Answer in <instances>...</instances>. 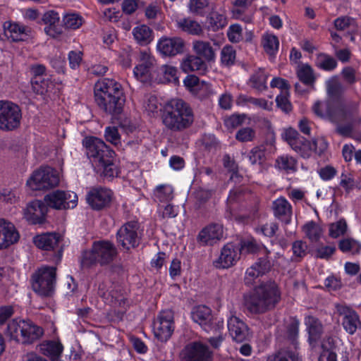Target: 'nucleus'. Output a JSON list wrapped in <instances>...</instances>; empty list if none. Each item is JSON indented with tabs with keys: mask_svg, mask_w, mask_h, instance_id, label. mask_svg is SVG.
Listing matches in <instances>:
<instances>
[{
	"mask_svg": "<svg viewBox=\"0 0 361 361\" xmlns=\"http://www.w3.org/2000/svg\"><path fill=\"white\" fill-rule=\"evenodd\" d=\"M94 97L97 104L111 114H120L125 103L121 85L109 78L101 79L95 84Z\"/></svg>",
	"mask_w": 361,
	"mask_h": 361,
	"instance_id": "nucleus-1",
	"label": "nucleus"
},
{
	"mask_svg": "<svg viewBox=\"0 0 361 361\" xmlns=\"http://www.w3.org/2000/svg\"><path fill=\"white\" fill-rule=\"evenodd\" d=\"M280 293L274 282L262 283L244 295V304L252 314H262L274 307Z\"/></svg>",
	"mask_w": 361,
	"mask_h": 361,
	"instance_id": "nucleus-2",
	"label": "nucleus"
},
{
	"mask_svg": "<svg viewBox=\"0 0 361 361\" xmlns=\"http://www.w3.org/2000/svg\"><path fill=\"white\" fill-rule=\"evenodd\" d=\"M161 119L166 128L180 131L190 126L194 116L192 109L185 102L172 99L164 106Z\"/></svg>",
	"mask_w": 361,
	"mask_h": 361,
	"instance_id": "nucleus-3",
	"label": "nucleus"
},
{
	"mask_svg": "<svg viewBox=\"0 0 361 361\" xmlns=\"http://www.w3.org/2000/svg\"><path fill=\"white\" fill-rule=\"evenodd\" d=\"M6 334L17 341L31 343L38 339L43 331L30 320L14 319L8 324Z\"/></svg>",
	"mask_w": 361,
	"mask_h": 361,
	"instance_id": "nucleus-4",
	"label": "nucleus"
},
{
	"mask_svg": "<svg viewBox=\"0 0 361 361\" xmlns=\"http://www.w3.org/2000/svg\"><path fill=\"white\" fill-rule=\"evenodd\" d=\"M116 248L109 241H98L94 243L92 249L83 254L82 263L90 265L98 262L105 264L111 262L116 255Z\"/></svg>",
	"mask_w": 361,
	"mask_h": 361,
	"instance_id": "nucleus-5",
	"label": "nucleus"
},
{
	"mask_svg": "<svg viewBox=\"0 0 361 361\" xmlns=\"http://www.w3.org/2000/svg\"><path fill=\"white\" fill-rule=\"evenodd\" d=\"M59 183V173L48 166L33 171L26 183L27 187L32 190H49L56 187Z\"/></svg>",
	"mask_w": 361,
	"mask_h": 361,
	"instance_id": "nucleus-6",
	"label": "nucleus"
},
{
	"mask_svg": "<svg viewBox=\"0 0 361 361\" xmlns=\"http://www.w3.org/2000/svg\"><path fill=\"white\" fill-rule=\"evenodd\" d=\"M56 282V268L44 266L32 276V286L35 292L40 295H49L54 289Z\"/></svg>",
	"mask_w": 361,
	"mask_h": 361,
	"instance_id": "nucleus-7",
	"label": "nucleus"
},
{
	"mask_svg": "<svg viewBox=\"0 0 361 361\" xmlns=\"http://www.w3.org/2000/svg\"><path fill=\"white\" fill-rule=\"evenodd\" d=\"M22 113L20 107L8 100H0V130L11 131L20 124Z\"/></svg>",
	"mask_w": 361,
	"mask_h": 361,
	"instance_id": "nucleus-8",
	"label": "nucleus"
},
{
	"mask_svg": "<svg viewBox=\"0 0 361 361\" xmlns=\"http://www.w3.org/2000/svg\"><path fill=\"white\" fill-rule=\"evenodd\" d=\"M142 229L137 221L124 224L117 231L118 243L126 250L137 247L142 235Z\"/></svg>",
	"mask_w": 361,
	"mask_h": 361,
	"instance_id": "nucleus-9",
	"label": "nucleus"
},
{
	"mask_svg": "<svg viewBox=\"0 0 361 361\" xmlns=\"http://www.w3.org/2000/svg\"><path fill=\"white\" fill-rule=\"evenodd\" d=\"M192 319L207 332H210L213 329L216 331L224 329L223 319L214 318L210 308L205 305H198L194 307L192 311Z\"/></svg>",
	"mask_w": 361,
	"mask_h": 361,
	"instance_id": "nucleus-10",
	"label": "nucleus"
},
{
	"mask_svg": "<svg viewBox=\"0 0 361 361\" xmlns=\"http://www.w3.org/2000/svg\"><path fill=\"white\" fill-rule=\"evenodd\" d=\"M44 204L55 209H73L77 206L78 195L71 191L55 190L46 195Z\"/></svg>",
	"mask_w": 361,
	"mask_h": 361,
	"instance_id": "nucleus-11",
	"label": "nucleus"
},
{
	"mask_svg": "<svg viewBox=\"0 0 361 361\" xmlns=\"http://www.w3.org/2000/svg\"><path fill=\"white\" fill-rule=\"evenodd\" d=\"M154 334L155 337L160 341H168L173 331V313L171 310L162 311L154 323Z\"/></svg>",
	"mask_w": 361,
	"mask_h": 361,
	"instance_id": "nucleus-12",
	"label": "nucleus"
},
{
	"mask_svg": "<svg viewBox=\"0 0 361 361\" xmlns=\"http://www.w3.org/2000/svg\"><path fill=\"white\" fill-rule=\"evenodd\" d=\"M209 348L200 341L187 344L180 354V361H211Z\"/></svg>",
	"mask_w": 361,
	"mask_h": 361,
	"instance_id": "nucleus-13",
	"label": "nucleus"
},
{
	"mask_svg": "<svg viewBox=\"0 0 361 361\" xmlns=\"http://www.w3.org/2000/svg\"><path fill=\"white\" fill-rule=\"evenodd\" d=\"M82 144L87 149V156L93 159L94 164L99 161L100 158L104 159L107 157H111L114 154L102 140L94 137H85Z\"/></svg>",
	"mask_w": 361,
	"mask_h": 361,
	"instance_id": "nucleus-14",
	"label": "nucleus"
},
{
	"mask_svg": "<svg viewBox=\"0 0 361 361\" xmlns=\"http://www.w3.org/2000/svg\"><path fill=\"white\" fill-rule=\"evenodd\" d=\"M185 41L180 37H161L157 43V50L163 56H174L183 52Z\"/></svg>",
	"mask_w": 361,
	"mask_h": 361,
	"instance_id": "nucleus-15",
	"label": "nucleus"
},
{
	"mask_svg": "<svg viewBox=\"0 0 361 361\" xmlns=\"http://www.w3.org/2000/svg\"><path fill=\"white\" fill-rule=\"evenodd\" d=\"M156 60L148 51L140 52V62L133 70V74L137 80L147 82L152 78Z\"/></svg>",
	"mask_w": 361,
	"mask_h": 361,
	"instance_id": "nucleus-16",
	"label": "nucleus"
},
{
	"mask_svg": "<svg viewBox=\"0 0 361 361\" xmlns=\"http://www.w3.org/2000/svg\"><path fill=\"white\" fill-rule=\"evenodd\" d=\"M113 196V192L108 188H94L88 192L86 200L92 209L99 210L109 206Z\"/></svg>",
	"mask_w": 361,
	"mask_h": 361,
	"instance_id": "nucleus-17",
	"label": "nucleus"
},
{
	"mask_svg": "<svg viewBox=\"0 0 361 361\" xmlns=\"http://www.w3.org/2000/svg\"><path fill=\"white\" fill-rule=\"evenodd\" d=\"M240 247L233 243H227L221 249L219 257L214 262L218 269H228L233 267L239 260Z\"/></svg>",
	"mask_w": 361,
	"mask_h": 361,
	"instance_id": "nucleus-18",
	"label": "nucleus"
},
{
	"mask_svg": "<svg viewBox=\"0 0 361 361\" xmlns=\"http://www.w3.org/2000/svg\"><path fill=\"white\" fill-rule=\"evenodd\" d=\"M338 313L343 317L342 326L345 331L353 335L357 329L361 327V322L357 313L353 309L345 305H336Z\"/></svg>",
	"mask_w": 361,
	"mask_h": 361,
	"instance_id": "nucleus-19",
	"label": "nucleus"
},
{
	"mask_svg": "<svg viewBox=\"0 0 361 361\" xmlns=\"http://www.w3.org/2000/svg\"><path fill=\"white\" fill-rule=\"evenodd\" d=\"M223 236V226L220 224H212L200 231L197 241L203 245H213L221 240Z\"/></svg>",
	"mask_w": 361,
	"mask_h": 361,
	"instance_id": "nucleus-20",
	"label": "nucleus"
},
{
	"mask_svg": "<svg viewBox=\"0 0 361 361\" xmlns=\"http://www.w3.org/2000/svg\"><path fill=\"white\" fill-rule=\"evenodd\" d=\"M46 208L39 200L30 202L23 210V217L30 224H42L44 221Z\"/></svg>",
	"mask_w": 361,
	"mask_h": 361,
	"instance_id": "nucleus-21",
	"label": "nucleus"
},
{
	"mask_svg": "<svg viewBox=\"0 0 361 361\" xmlns=\"http://www.w3.org/2000/svg\"><path fill=\"white\" fill-rule=\"evenodd\" d=\"M20 235L14 224L0 219V250L17 243Z\"/></svg>",
	"mask_w": 361,
	"mask_h": 361,
	"instance_id": "nucleus-22",
	"label": "nucleus"
},
{
	"mask_svg": "<svg viewBox=\"0 0 361 361\" xmlns=\"http://www.w3.org/2000/svg\"><path fill=\"white\" fill-rule=\"evenodd\" d=\"M271 262L266 259H259L257 262L248 267L245 271L244 282L250 286L256 283L257 280L265 274L271 267Z\"/></svg>",
	"mask_w": 361,
	"mask_h": 361,
	"instance_id": "nucleus-23",
	"label": "nucleus"
},
{
	"mask_svg": "<svg viewBox=\"0 0 361 361\" xmlns=\"http://www.w3.org/2000/svg\"><path fill=\"white\" fill-rule=\"evenodd\" d=\"M180 68L185 73L197 72L201 75H205L208 71L207 62L196 54L185 56L180 61Z\"/></svg>",
	"mask_w": 361,
	"mask_h": 361,
	"instance_id": "nucleus-24",
	"label": "nucleus"
},
{
	"mask_svg": "<svg viewBox=\"0 0 361 361\" xmlns=\"http://www.w3.org/2000/svg\"><path fill=\"white\" fill-rule=\"evenodd\" d=\"M227 325L230 335L235 341L242 342L247 337V326L239 317L235 315L230 316Z\"/></svg>",
	"mask_w": 361,
	"mask_h": 361,
	"instance_id": "nucleus-25",
	"label": "nucleus"
},
{
	"mask_svg": "<svg viewBox=\"0 0 361 361\" xmlns=\"http://www.w3.org/2000/svg\"><path fill=\"white\" fill-rule=\"evenodd\" d=\"M193 52L205 62L214 61L216 59V50L207 41L196 39L192 43Z\"/></svg>",
	"mask_w": 361,
	"mask_h": 361,
	"instance_id": "nucleus-26",
	"label": "nucleus"
},
{
	"mask_svg": "<svg viewBox=\"0 0 361 361\" xmlns=\"http://www.w3.org/2000/svg\"><path fill=\"white\" fill-rule=\"evenodd\" d=\"M341 341L336 337L328 336L322 343V351L319 361H338L337 348Z\"/></svg>",
	"mask_w": 361,
	"mask_h": 361,
	"instance_id": "nucleus-27",
	"label": "nucleus"
},
{
	"mask_svg": "<svg viewBox=\"0 0 361 361\" xmlns=\"http://www.w3.org/2000/svg\"><path fill=\"white\" fill-rule=\"evenodd\" d=\"M4 34L13 41L25 40L30 35V30L18 23L5 22L4 24Z\"/></svg>",
	"mask_w": 361,
	"mask_h": 361,
	"instance_id": "nucleus-28",
	"label": "nucleus"
},
{
	"mask_svg": "<svg viewBox=\"0 0 361 361\" xmlns=\"http://www.w3.org/2000/svg\"><path fill=\"white\" fill-rule=\"evenodd\" d=\"M61 238V235L56 233H46L36 235L33 242L39 249L54 250L59 246Z\"/></svg>",
	"mask_w": 361,
	"mask_h": 361,
	"instance_id": "nucleus-29",
	"label": "nucleus"
},
{
	"mask_svg": "<svg viewBox=\"0 0 361 361\" xmlns=\"http://www.w3.org/2000/svg\"><path fill=\"white\" fill-rule=\"evenodd\" d=\"M132 35L135 42L140 46H147L154 40L153 30L145 24H140L133 27Z\"/></svg>",
	"mask_w": 361,
	"mask_h": 361,
	"instance_id": "nucleus-30",
	"label": "nucleus"
},
{
	"mask_svg": "<svg viewBox=\"0 0 361 361\" xmlns=\"http://www.w3.org/2000/svg\"><path fill=\"white\" fill-rule=\"evenodd\" d=\"M305 324L309 334L308 341L314 346L323 332V326L316 317L311 315L305 317Z\"/></svg>",
	"mask_w": 361,
	"mask_h": 361,
	"instance_id": "nucleus-31",
	"label": "nucleus"
},
{
	"mask_svg": "<svg viewBox=\"0 0 361 361\" xmlns=\"http://www.w3.org/2000/svg\"><path fill=\"white\" fill-rule=\"evenodd\" d=\"M274 215L286 223L290 222L292 216V207L283 197L277 198L273 202Z\"/></svg>",
	"mask_w": 361,
	"mask_h": 361,
	"instance_id": "nucleus-32",
	"label": "nucleus"
},
{
	"mask_svg": "<svg viewBox=\"0 0 361 361\" xmlns=\"http://www.w3.org/2000/svg\"><path fill=\"white\" fill-rule=\"evenodd\" d=\"M313 112L319 117L334 122L337 110L329 101H317L312 106Z\"/></svg>",
	"mask_w": 361,
	"mask_h": 361,
	"instance_id": "nucleus-33",
	"label": "nucleus"
},
{
	"mask_svg": "<svg viewBox=\"0 0 361 361\" xmlns=\"http://www.w3.org/2000/svg\"><path fill=\"white\" fill-rule=\"evenodd\" d=\"M59 19V13L54 11H49L44 14L42 20L47 25L44 31L48 35L56 37L60 34V28L57 27Z\"/></svg>",
	"mask_w": 361,
	"mask_h": 361,
	"instance_id": "nucleus-34",
	"label": "nucleus"
},
{
	"mask_svg": "<svg viewBox=\"0 0 361 361\" xmlns=\"http://www.w3.org/2000/svg\"><path fill=\"white\" fill-rule=\"evenodd\" d=\"M100 158V160L97 163L96 167L97 170L106 178H112L118 174V169L117 166L113 162V155L107 157L106 158Z\"/></svg>",
	"mask_w": 361,
	"mask_h": 361,
	"instance_id": "nucleus-35",
	"label": "nucleus"
},
{
	"mask_svg": "<svg viewBox=\"0 0 361 361\" xmlns=\"http://www.w3.org/2000/svg\"><path fill=\"white\" fill-rule=\"evenodd\" d=\"M32 90L37 94L45 95L54 92L55 84L45 75L44 78H33L32 81Z\"/></svg>",
	"mask_w": 361,
	"mask_h": 361,
	"instance_id": "nucleus-36",
	"label": "nucleus"
},
{
	"mask_svg": "<svg viewBox=\"0 0 361 361\" xmlns=\"http://www.w3.org/2000/svg\"><path fill=\"white\" fill-rule=\"evenodd\" d=\"M296 74L299 80L306 85L312 86L317 76L313 68L307 63H300L296 68Z\"/></svg>",
	"mask_w": 361,
	"mask_h": 361,
	"instance_id": "nucleus-37",
	"label": "nucleus"
},
{
	"mask_svg": "<svg viewBox=\"0 0 361 361\" xmlns=\"http://www.w3.org/2000/svg\"><path fill=\"white\" fill-rule=\"evenodd\" d=\"M262 46L267 54L274 56L279 48V40L273 33L265 32L262 36Z\"/></svg>",
	"mask_w": 361,
	"mask_h": 361,
	"instance_id": "nucleus-38",
	"label": "nucleus"
},
{
	"mask_svg": "<svg viewBox=\"0 0 361 361\" xmlns=\"http://www.w3.org/2000/svg\"><path fill=\"white\" fill-rule=\"evenodd\" d=\"M177 27L183 32L192 35H200L203 32L202 26L191 18H183L177 21Z\"/></svg>",
	"mask_w": 361,
	"mask_h": 361,
	"instance_id": "nucleus-39",
	"label": "nucleus"
},
{
	"mask_svg": "<svg viewBox=\"0 0 361 361\" xmlns=\"http://www.w3.org/2000/svg\"><path fill=\"white\" fill-rule=\"evenodd\" d=\"M227 25V18L224 12L212 11L207 18L208 30L217 31Z\"/></svg>",
	"mask_w": 361,
	"mask_h": 361,
	"instance_id": "nucleus-40",
	"label": "nucleus"
},
{
	"mask_svg": "<svg viewBox=\"0 0 361 361\" xmlns=\"http://www.w3.org/2000/svg\"><path fill=\"white\" fill-rule=\"evenodd\" d=\"M183 84L186 88L193 94H198L199 91L203 88L205 91H209L210 85L204 80L200 81L195 75H188L183 80Z\"/></svg>",
	"mask_w": 361,
	"mask_h": 361,
	"instance_id": "nucleus-41",
	"label": "nucleus"
},
{
	"mask_svg": "<svg viewBox=\"0 0 361 361\" xmlns=\"http://www.w3.org/2000/svg\"><path fill=\"white\" fill-rule=\"evenodd\" d=\"M236 102L240 106H247L249 107L251 106H255L267 110L271 109L272 106L271 102H268L264 99H256L247 95H240L238 97Z\"/></svg>",
	"mask_w": 361,
	"mask_h": 361,
	"instance_id": "nucleus-42",
	"label": "nucleus"
},
{
	"mask_svg": "<svg viewBox=\"0 0 361 361\" xmlns=\"http://www.w3.org/2000/svg\"><path fill=\"white\" fill-rule=\"evenodd\" d=\"M142 106L144 111L149 116H155L160 110L161 104L156 96L147 94L143 98Z\"/></svg>",
	"mask_w": 361,
	"mask_h": 361,
	"instance_id": "nucleus-43",
	"label": "nucleus"
},
{
	"mask_svg": "<svg viewBox=\"0 0 361 361\" xmlns=\"http://www.w3.org/2000/svg\"><path fill=\"white\" fill-rule=\"evenodd\" d=\"M276 167L286 173H291L297 170V161L293 157L282 155L276 159Z\"/></svg>",
	"mask_w": 361,
	"mask_h": 361,
	"instance_id": "nucleus-44",
	"label": "nucleus"
},
{
	"mask_svg": "<svg viewBox=\"0 0 361 361\" xmlns=\"http://www.w3.org/2000/svg\"><path fill=\"white\" fill-rule=\"evenodd\" d=\"M63 349L61 343L56 341H49L42 345L44 353L50 357L53 361H59Z\"/></svg>",
	"mask_w": 361,
	"mask_h": 361,
	"instance_id": "nucleus-45",
	"label": "nucleus"
},
{
	"mask_svg": "<svg viewBox=\"0 0 361 361\" xmlns=\"http://www.w3.org/2000/svg\"><path fill=\"white\" fill-rule=\"evenodd\" d=\"M315 65L319 68L325 71H332L336 68L337 61L334 57L322 53L317 54L315 59Z\"/></svg>",
	"mask_w": 361,
	"mask_h": 361,
	"instance_id": "nucleus-46",
	"label": "nucleus"
},
{
	"mask_svg": "<svg viewBox=\"0 0 361 361\" xmlns=\"http://www.w3.org/2000/svg\"><path fill=\"white\" fill-rule=\"evenodd\" d=\"M154 197L160 202L171 201L173 198V188L168 184L159 185L154 190Z\"/></svg>",
	"mask_w": 361,
	"mask_h": 361,
	"instance_id": "nucleus-47",
	"label": "nucleus"
},
{
	"mask_svg": "<svg viewBox=\"0 0 361 361\" xmlns=\"http://www.w3.org/2000/svg\"><path fill=\"white\" fill-rule=\"evenodd\" d=\"M338 248L343 252L355 255L361 250V243L352 238H346L339 241Z\"/></svg>",
	"mask_w": 361,
	"mask_h": 361,
	"instance_id": "nucleus-48",
	"label": "nucleus"
},
{
	"mask_svg": "<svg viewBox=\"0 0 361 361\" xmlns=\"http://www.w3.org/2000/svg\"><path fill=\"white\" fill-rule=\"evenodd\" d=\"M302 230L311 241H317L323 233L321 226L312 221L306 223L303 226Z\"/></svg>",
	"mask_w": 361,
	"mask_h": 361,
	"instance_id": "nucleus-49",
	"label": "nucleus"
},
{
	"mask_svg": "<svg viewBox=\"0 0 361 361\" xmlns=\"http://www.w3.org/2000/svg\"><path fill=\"white\" fill-rule=\"evenodd\" d=\"M348 224L345 219H341L338 221L331 224L329 226V234L333 238H337L347 233Z\"/></svg>",
	"mask_w": 361,
	"mask_h": 361,
	"instance_id": "nucleus-50",
	"label": "nucleus"
},
{
	"mask_svg": "<svg viewBox=\"0 0 361 361\" xmlns=\"http://www.w3.org/2000/svg\"><path fill=\"white\" fill-rule=\"evenodd\" d=\"M160 73L163 75L162 82H178V70L175 66L171 65L162 66L159 69Z\"/></svg>",
	"mask_w": 361,
	"mask_h": 361,
	"instance_id": "nucleus-51",
	"label": "nucleus"
},
{
	"mask_svg": "<svg viewBox=\"0 0 361 361\" xmlns=\"http://www.w3.org/2000/svg\"><path fill=\"white\" fill-rule=\"evenodd\" d=\"M240 250V253H255L260 252L262 254L267 255L269 252L266 247L259 246L253 240L243 241Z\"/></svg>",
	"mask_w": 361,
	"mask_h": 361,
	"instance_id": "nucleus-52",
	"label": "nucleus"
},
{
	"mask_svg": "<svg viewBox=\"0 0 361 361\" xmlns=\"http://www.w3.org/2000/svg\"><path fill=\"white\" fill-rule=\"evenodd\" d=\"M282 137L293 149L294 148H298L296 144L300 142V140H301L302 136L299 135L295 129L289 128L284 130L282 133Z\"/></svg>",
	"mask_w": 361,
	"mask_h": 361,
	"instance_id": "nucleus-53",
	"label": "nucleus"
},
{
	"mask_svg": "<svg viewBox=\"0 0 361 361\" xmlns=\"http://www.w3.org/2000/svg\"><path fill=\"white\" fill-rule=\"evenodd\" d=\"M300 141L296 144L298 148H294L293 150L304 158L310 157L314 152L312 142L306 140L303 137H301Z\"/></svg>",
	"mask_w": 361,
	"mask_h": 361,
	"instance_id": "nucleus-54",
	"label": "nucleus"
},
{
	"mask_svg": "<svg viewBox=\"0 0 361 361\" xmlns=\"http://www.w3.org/2000/svg\"><path fill=\"white\" fill-rule=\"evenodd\" d=\"M267 75L262 69L253 74L250 78L252 85L257 90H262L267 87Z\"/></svg>",
	"mask_w": 361,
	"mask_h": 361,
	"instance_id": "nucleus-55",
	"label": "nucleus"
},
{
	"mask_svg": "<svg viewBox=\"0 0 361 361\" xmlns=\"http://www.w3.org/2000/svg\"><path fill=\"white\" fill-rule=\"evenodd\" d=\"M326 91L329 95L335 96L343 91V87L337 76H333L326 81Z\"/></svg>",
	"mask_w": 361,
	"mask_h": 361,
	"instance_id": "nucleus-56",
	"label": "nucleus"
},
{
	"mask_svg": "<svg viewBox=\"0 0 361 361\" xmlns=\"http://www.w3.org/2000/svg\"><path fill=\"white\" fill-rule=\"evenodd\" d=\"M63 22L66 27L75 30L82 24V18L77 13H67L63 16Z\"/></svg>",
	"mask_w": 361,
	"mask_h": 361,
	"instance_id": "nucleus-57",
	"label": "nucleus"
},
{
	"mask_svg": "<svg viewBox=\"0 0 361 361\" xmlns=\"http://www.w3.org/2000/svg\"><path fill=\"white\" fill-rule=\"evenodd\" d=\"M235 51L231 46L224 47L221 51V62L224 66H229L234 63Z\"/></svg>",
	"mask_w": 361,
	"mask_h": 361,
	"instance_id": "nucleus-58",
	"label": "nucleus"
},
{
	"mask_svg": "<svg viewBox=\"0 0 361 361\" xmlns=\"http://www.w3.org/2000/svg\"><path fill=\"white\" fill-rule=\"evenodd\" d=\"M267 361H300V360L294 353L281 351L268 356Z\"/></svg>",
	"mask_w": 361,
	"mask_h": 361,
	"instance_id": "nucleus-59",
	"label": "nucleus"
},
{
	"mask_svg": "<svg viewBox=\"0 0 361 361\" xmlns=\"http://www.w3.org/2000/svg\"><path fill=\"white\" fill-rule=\"evenodd\" d=\"M178 212V208L171 204L166 205H159L157 214L161 219L174 218Z\"/></svg>",
	"mask_w": 361,
	"mask_h": 361,
	"instance_id": "nucleus-60",
	"label": "nucleus"
},
{
	"mask_svg": "<svg viewBox=\"0 0 361 361\" xmlns=\"http://www.w3.org/2000/svg\"><path fill=\"white\" fill-rule=\"evenodd\" d=\"M276 102L283 111L288 113L292 109V105L289 101V91L281 92L276 98Z\"/></svg>",
	"mask_w": 361,
	"mask_h": 361,
	"instance_id": "nucleus-61",
	"label": "nucleus"
},
{
	"mask_svg": "<svg viewBox=\"0 0 361 361\" xmlns=\"http://www.w3.org/2000/svg\"><path fill=\"white\" fill-rule=\"evenodd\" d=\"M227 35L228 39L233 42H239L243 39V28L239 24L230 25L228 29Z\"/></svg>",
	"mask_w": 361,
	"mask_h": 361,
	"instance_id": "nucleus-62",
	"label": "nucleus"
},
{
	"mask_svg": "<svg viewBox=\"0 0 361 361\" xmlns=\"http://www.w3.org/2000/svg\"><path fill=\"white\" fill-rule=\"evenodd\" d=\"M209 5L207 0H190L189 8L192 13L203 15Z\"/></svg>",
	"mask_w": 361,
	"mask_h": 361,
	"instance_id": "nucleus-63",
	"label": "nucleus"
},
{
	"mask_svg": "<svg viewBox=\"0 0 361 361\" xmlns=\"http://www.w3.org/2000/svg\"><path fill=\"white\" fill-rule=\"evenodd\" d=\"M255 136V130L249 127L240 129L235 135V138L240 142H250Z\"/></svg>",
	"mask_w": 361,
	"mask_h": 361,
	"instance_id": "nucleus-64",
	"label": "nucleus"
}]
</instances>
